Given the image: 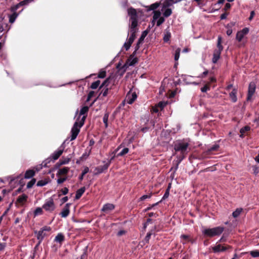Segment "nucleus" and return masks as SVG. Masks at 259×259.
<instances>
[{
	"mask_svg": "<svg viewBox=\"0 0 259 259\" xmlns=\"http://www.w3.org/2000/svg\"><path fill=\"white\" fill-rule=\"evenodd\" d=\"M222 37L221 36H219L218 38V41H217V49H216L215 50L218 51L219 52H222L223 50V47L222 46Z\"/></svg>",
	"mask_w": 259,
	"mask_h": 259,
	"instance_id": "obj_29",
	"label": "nucleus"
},
{
	"mask_svg": "<svg viewBox=\"0 0 259 259\" xmlns=\"http://www.w3.org/2000/svg\"><path fill=\"white\" fill-rule=\"evenodd\" d=\"M152 222V220L150 218L148 219L147 220V221L144 224L143 228L144 229H146L149 223H151Z\"/></svg>",
	"mask_w": 259,
	"mask_h": 259,
	"instance_id": "obj_62",
	"label": "nucleus"
},
{
	"mask_svg": "<svg viewBox=\"0 0 259 259\" xmlns=\"http://www.w3.org/2000/svg\"><path fill=\"white\" fill-rule=\"evenodd\" d=\"M69 168L68 167H64L59 169L58 174L59 175H64L68 173Z\"/></svg>",
	"mask_w": 259,
	"mask_h": 259,
	"instance_id": "obj_30",
	"label": "nucleus"
},
{
	"mask_svg": "<svg viewBox=\"0 0 259 259\" xmlns=\"http://www.w3.org/2000/svg\"><path fill=\"white\" fill-rule=\"evenodd\" d=\"M221 52H219L218 51H214L213 54V57L212 59V62L213 63H216L219 59L220 58V55H221Z\"/></svg>",
	"mask_w": 259,
	"mask_h": 259,
	"instance_id": "obj_22",
	"label": "nucleus"
},
{
	"mask_svg": "<svg viewBox=\"0 0 259 259\" xmlns=\"http://www.w3.org/2000/svg\"><path fill=\"white\" fill-rule=\"evenodd\" d=\"M218 148L219 145L218 144H215L214 145L208 147L206 151L207 152L209 153L210 152L217 150Z\"/></svg>",
	"mask_w": 259,
	"mask_h": 259,
	"instance_id": "obj_32",
	"label": "nucleus"
},
{
	"mask_svg": "<svg viewBox=\"0 0 259 259\" xmlns=\"http://www.w3.org/2000/svg\"><path fill=\"white\" fill-rule=\"evenodd\" d=\"M151 197V195H144L141 197L140 200L141 201H144L147 198H150Z\"/></svg>",
	"mask_w": 259,
	"mask_h": 259,
	"instance_id": "obj_60",
	"label": "nucleus"
},
{
	"mask_svg": "<svg viewBox=\"0 0 259 259\" xmlns=\"http://www.w3.org/2000/svg\"><path fill=\"white\" fill-rule=\"evenodd\" d=\"M171 10L170 9L167 8L165 10L164 12H163V16L165 17H168L171 14Z\"/></svg>",
	"mask_w": 259,
	"mask_h": 259,
	"instance_id": "obj_42",
	"label": "nucleus"
},
{
	"mask_svg": "<svg viewBox=\"0 0 259 259\" xmlns=\"http://www.w3.org/2000/svg\"><path fill=\"white\" fill-rule=\"evenodd\" d=\"M213 249L214 252H219L225 251L226 248L221 244H218L213 247Z\"/></svg>",
	"mask_w": 259,
	"mask_h": 259,
	"instance_id": "obj_28",
	"label": "nucleus"
},
{
	"mask_svg": "<svg viewBox=\"0 0 259 259\" xmlns=\"http://www.w3.org/2000/svg\"><path fill=\"white\" fill-rule=\"evenodd\" d=\"M169 195V188H167V189L166 190L162 199L159 201V202H161L162 200H165V199L167 198Z\"/></svg>",
	"mask_w": 259,
	"mask_h": 259,
	"instance_id": "obj_48",
	"label": "nucleus"
},
{
	"mask_svg": "<svg viewBox=\"0 0 259 259\" xmlns=\"http://www.w3.org/2000/svg\"><path fill=\"white\" fill-rule=\"evenodd\" d=\"M237 90L236 89H233V91L229 93L230 100L233 103L236 102L237 100Z\"/></svg>",
	"mask_w": 259,
	"mask_h": 259,
	"instance_id": "obj_19",
	"label": "nucleus"
},
{
	"mask_svg": "<svg viewBox=\"0 0 259 259\" xmlns=\"http://www.w3.org/2000/svg\"><path fill=\"white\" fill-rule=\"evenodd\" d=\"M42 208L49 212H52L55 209V205L54 200L52 197L47 199L43 204Z\"/></svg>",
	"mask_w": 259,
	"mask_h": 259,
	"instance_id": "obj_4",
	"label": "nucleus"
},
{
	"mask_svg": "<svg viewBox=\"0 0 259 259\" xmlns=\"http://www.w3.org/2000/svg\"><path fill=\"white\" fill-rule=\"evenodd\" d=\"M70 205V203H66L62 209V211L60 213V215L62 218H66L69 215L70 212L69 207Z\"/></svg>",
	"mask_w": 259,
	"mask_h": 259,
	"instance_id": "obj_11",
	"label": "nucleus"
},
{
	"mask_svg": "<svg viewBox=\"0 0 259 259\" xmlns=\"http://www.w3.org/2000/svg\"><path fill=\"white\" fill-rule=\"evenodd\" d=\"M148 33V31L147 30H146L142 32L140 37L139 38V39L137 42V44L136 45V46H138V47H140V45L143 43V42L144 40V38L147 35Z\"/></svg>",
	"mask_w": 259,
	"mask_h": 259,
	"instance_id": "obj_18",
	"label": "nucleus"
},
{
	"mask_svg": "<svg viewBox=\"0 0 259 259\" xmlns=\"http://www.w3.org/2000/svg\"><path fill=\"white\" fill-rule=\"evenodd\" d=\"M154 15L153 16V20L156 21L159 18H160L161 12L159 11H154L153 12Z\"/></svg>",
	"mask_w": 259,
	"mask_h": 259,
	"instance_id": "obj_34",
	"label": "nucleus"
},
{
	"mask_svg": "<svg viewBox=\"0 0 259 259\" xmlns=\"http://www.w3.org/2000/svg\"><path fill=\"white\" fill-rule=\"evenodd\" d=\"M256 89V84L253 81L250 82L248 89V93L247 96V101H249L252 100V97L253 94L255 93Z\"/></svg>",
	"mask_w": 259,
	"mask_h": 259,
	"instance_id": "obj_6",
	"label": "nucleus"
},
{
	"mask_svg": "<svg viewBox=\"0 0 259 259\" xmlns=\"http://www.w3.org/2000/svg\"><path fill=\"white\" fill-rule=\"evenodd\" d=\"M85 190V188L84 187H81L80 189H78L76 192V194H75V199H77V200L79 199L81 197L82 195L83 194Z\"/></svg>",
	"mask_w": 259,
	"mask_h": 259,
	"instance_id": "obj_25",
	"label": "nucleus"
},
{
	"mask_svg": "<svg viewBox=\"0 0 259 259\" xmlns=\"http://www.w3.org/2000/svg\"><path fill=\"white\" fill-rule=\"evenodd\" d=\"M106 72L104 69H101L98 73V77L104 78L106 76Z\"/></svg>",
	"mask_w": 259,
	"mask_h": 259,
	"instance_id": "obj_43",
	"label": "nucleus"
},
{
	"mask_svg": "<svg viewBox=\"0 0 259 259\" xmlns=\"http://www.w3.org/2000/svg\"><path fill=\"white\" fill-rule=\"evenodd\" d=\"M241 32L243 35L247 34L249 32V29L248 28H244L241 31H239Z\"/></svg>",
	"mask_w": 259,
	"mask_h": 259,
	"instance_id": "obj_56",
	"label": "nucleus"
},
{
	"mask_svg": "<svg viewBox=\"0 0 259 259\" xmlns=\"http://www.w3.org/2000/svg\"><path fill=\"white\" fill-rule=\"evenodd\" d=\"M244 36V35H243L241 32H238L236 35V38L239 41H240L243 38Z\"/></svg>",
	"mask_w": 259,
	"mask_h": 259,
	"instance_id": "obj_52",
	"label": "nucleus"
},
{
	"mask_svg": "<svg viewBox=\"0 0 259 259\" xmlns=\"http://www.w3.org/2000/svg\"><path fill=\"white\" fill-rule=\"evenodd\" d=\"M189 146V143L185 140L177 141L175 143L174 149L175 151L180 153V155L177 156V165L186 157L190 150ZM177 168L178 166H177L176 169H177Z\"/></svg>",
	"mask_w": 259,
	"mask_h": 259,
	"instance_id": "obj_1",
	"label": "nucleus"
},
{
	"mask_svg": "<svg viewBox=\"0 0 259 259\" xmlns=\"http://www.w3.org/2000/svg\"><path fill=\"white\" fill-rule=\"evenodd\" d=\"M138 63V59L137 57H131L127 60V64L129 66H134Z\"/></svg>",
	"mask_w": 259,
	"mask_h": 259,
	"instance_id": "obj_26",
	"label": "nucleus"
},
{
	"mask_svg": "<svg viewBox=\"0 0 259 259\" xmlns=\"http://www.w3.org/2000/svg\"><path fill=\"white\" fill-rule=\"evenodd\" d=\"M23 10V9H22L21 11L17 13L16 11H11L13 12L12 14L10 15L9 17V22L10 23H13L17 17L19 16V15L20 14V13Z\"/></svg>",
	"mask_w": 259,
	"mask_h": 259,
	"instance_id": "obj_17",
	"label": "nucleus"
},
{
	"mask_svg": "<svg viewBox=\"0 0 259 259\" xmlns=\"http://www.w3.org/2000/svg\"><path fill=\"white\" fill-rule=\"evenodd\" d=\"M64 149L61 147H60L59 149L55 151L54 153H53L50 156L51 158H52V160L54 161L58 159V158L62 155Z\"/></svg>",
	"mask_w": 259,
	"mask_h": 259,
	"instance_id": "obj_10",
	"label": "nucleus"
},
{
	"mask_svg": "<svg viewBox=\"0 0 259 259\" xmlns=\"http://www.w3.org/2000/svg\"><path fill=\"white\" fill-rule=\"evenodd\" d=\"M129 151V149L128 148H124L120 152H119L117 156H122L125 154H127Z\"/></svg>",
	"mask_w": 259,
	"mask_h": 259,
	"instance_id": "obj_37",
	"label": "nucleus"
},
{
	"mask_svg": "<svg viewBox=\"0 0 259 259\" xmlns=\"http://www.w3.org/2000/svg\"><path fill=\"white\" fill-rule=\"evenodd\" d=\"M89 156V153H88L87 152L83 153L82 156L80 157V159L81 160H83L86 159Z\"/></svg>",
	"mask_w": 259,
	"mask_h": 259,
	"instance_id": "obj_55",
	"label": "nucleus"
},
{
	"mask_svg": "<svg viewBox=\"0 0 259 259\" xmlns=\"http://www.w3.org/2000/svg\"><path fill=\"white\" fill-rule=\"evenodd\" d=\"M89 107L88 106H83V107H82L80 110V112H79V115H84L85 114V113H87L88 112V111H89Z\"/></svg>",
	"mask_w": 259,
	"mask_h": 259,
	"instance_id": "obj_39",
	"label": "nucleus"
},
{
	"mask_svg": "<svg viewBox=\"0 0 259 259\" xmlns=\"http://www.w3.org/2000/svg\"><path fill=\"white\" fill-rule=\"evenodd\" d=\"M140 47L138 46H135V50L133 54L130 56L131 57H134L135 55H136L137 51L139 49Z\"/></svg>",
	"mask_w": 259,
	"mask_h": 259,
	"instance_id": "obj_57",
	"label": "nucleus"
},
{
	"mask_svg": "<svg viewBox=\"0 0 259 259\" xmlns=\"http://www.w3.org/2000/svg\"><path fill=\"white\" fill-rule=\"evenodd\" d=\"M192 77L191 76H189V75H184V74H182L181 75V78H182L183 81L186 84H194V85L198 84V83H197L196 82H192L191 80V79Z\"/></svg>",
	"mask_w": 259,
	"mask_h": 259,
	"instance_id": "obj_12",
	"label": "nucleus"
},
{
	"mask_svg": "<svg viewBox=\"0 0 259 259\" xmlns=\"http://www.w3.org/2000/svg\"><path fill=\"white\" fill-rule=\"evenodd\" d=\"M159 4L158 3H154L150 6V9H148V11H151V10L154 11V10H156L159 7Z\"/></svg>",
	"mask_w": 259,
	"mask_h": 259,
	"instance_id": "obj_45",
	"label": "nucleus"
},
{
	"mask_svg": "<svg viewBox=\"0 0 259 259\" xmlns=\"http://www.w3.org/2000/svg\"><path fill=\"white\" fill-rule=\"evenodd\" d=\"M159 203V202H157V203H156L155 204H153L149 206V207H148L147 208H146L145 209V211H148L149 210H151L154 206L157 205Z\"/></svg>",
	"mask_w": 259,
	"mask_h": 259,
	"instance_id": "obj_61",
	"label": "nucleus"
},
{
	"mask_svg": "<svg viewBox=\"0 0 259 259\" xmlns=\"http://www.w3.org/2000/svg\"><path fill=\"white\" fill-rule=\"evenodd\" d=\"M89 171V168L88 167L86 166L84 168L83 170H82L81 174L79 176V180L80 181H82L83 179L84 176L87 174Z\"/></svg>",
	"mask_w": 259,
	"mask_h": 259,
	"instance_id": "obj_31",
	"label": "nucleus"
},
{
	"mask_svg": "<svg viewBox=\"0 0 259 259\" xmlns=\"http://www.w3.org/2000/svg\"><path fill=\"white\" fill-rule=\"evenodd\" d=\"M137 98L136 92H128L126 96L125 100L128 104H132Z\"/></svg>",
	"mask_w": 259,
	"mask_h": 259,
	"instance_id": "obj_9",
	"label": "nucleus"
},
{
	"mask_svg": "<svg viewBox=\"0 0 259 259\" xmlns=\"http://www.w3.org/2000/svg\"><path fill=\"white\" fill-rule=\"evenodd\" d=\"M28 198V196L25 194H23L19 196L17 199L16 203H18L21 205H23L24 202H25Z\"/></svg>",
	"mask_w": 259,
	"mask_h": 259,
	"instance_id": "obj_16",
	"label": "nucleus"
},
{
	"mask_svg": "<svg viewBox=\"0 0 259 259\" xmlns=\"http://www.w3.org/2000/svg\"><path fill=\"white\" fill-rule=\"evenodd\" d=\"M52 161H53L50 156L48 158L46 159L41 163V164L43 165L44 167H48V164L50 163Z\"/></svg>",
	"mask_w": 259,
	"mask_h": 259,
	"instance_id": "obj_35",
	"label": "nucleus"
},
{
	"mask_svg": "<svg viewBox=\"0 0 259 259\" xmlns=\"http://www.w3.org/2000/svg\"><path fill=\"white\" fill-rule=\"evenodd\" d=\"M36 182V180L35 179H31L27 184V188L28 189L31 188L32 186L35 184Z\"/></svg>",
	"mask_w": 259,
	"mask_h": 259,
	"instance_id": "obj_44",
	"label": "nucleus"
},
{
	"mask_svg": "<svg viewBox=\"0 0 259 259\" xmlns=\"http://www.w3.org/2000/svg\"><path fill=\"white\" fill-rule=\"evenodd\" d=\"M115 208L114 205L111 203H106L104 204L102 208V211L106 212L109 210H112Z\"/></svg>",
	"mask_w": 259,
	"mask_h": 259,
	"instance_id": "obj_21",
	"label": "nucleus"
},
{
	"mask_svg": "<svg viewBox=\"0 0 259 259\" xmlns=\"http://www.w3.org/2000/svg\"><path fill=\"white\" fill-rule=\"evenodd\" d=\"M250 254L253 257H259V251L258 250H253L250 251Z\"/></svg>",
	"mask_w": 259,
	"mask_h": 259,
	"instance_id": "obj_46",
	"label": "nucleus"
},
{
	"mask_svg": "<svg viewBox=\"0 0 259 259\" xmlns=\"http://www.w3.org/2000/svg\"><path fill=\"white\" fill-rule=\"evenodd\" d=\"M42 208L38 207H37L34 211V217L37 216L38 215H40L42 213Z\"/></svg>",
	"mask_w": 259,
	"mask_h": 259,
	"instance_id": "obj_38",
	"label": "nucleus"
},
{
	"mask_svg": "<svg viewBox=\"0 0 259 259\" xmlns=\"http://www.w3.org/2000/svg\"><path fill=\"white\" fill-rule=\"evenodd\" d=\"M171 37V33L169 31V30L167 28L164 30V36H163V40L164 42H168L170 38Z\"/></svg>",
	"mask_w": 259,
	"mask_h": 259,
	"instance_id": "obj_24",
	"label": "nucleus"
},
{
	"mask_svg": "<svg viewBox=\"0 0 259 259\" xmlns=\"http://www.w3.org/2000/svg\"><path fill=\"white\" fill-rule=\"evenodd\" d=\"M100 80H97L94 82H93L91 85V88L92 89H96L100 85Z\"/></svg>",
	"mask_w": 259,
	"mask_h": 259,
	"instance_id": "obj_40",
	"label": "nucleus"
},
{
	"mask_svg": "<svg viewBox=\"0 0 259 259\" xmlns=\"http://www.w3.org/2000/svg\"><path fill=\"white\" fill-rule=\"evenodd\" d=\"M128 15L130 17L131 22H138V15L135 9L131 7L127 9Z\"/></svg>",
	"mask_w": 259,
	"mask_h": 259,
	"instance_id": "obj_7",
	"label": "nucleus"
},
{
	"mask_svg": "<svg viewBox=\"0 0 259 259\" xmlns=\"http://www.w3.org/2000/svg\"><path fill=\"white\" fill-rule=\"evenodd\" d=\"M242 208H237L235 210V211H234L232 213V216L234 218H237L240 214V213L242 212Z\"/></svg>",
	"mask_w": 259,
	"mask_h": 259,
	"instance_id": "obj_33",
	"label": "nucleus"
},
{
	"mask_svg": "<svg viewBox=\"0 0 259 259\" xmlns=\"http://www.w3.org/2000/svg\"><path fill=\"white\" fill-rule=\"evenodd\" d=\"M108 93V88H106L104 91H103L101 94H102L103 97H106Z\"/></svg>",
	"mask_w": 259,
	"mask_h": 259,
	"instance_id": "obj_63",
	"label": "nucleus"
},
{
	"mask_svg": "<svg viewBox=\"0 0 259 259\" xmlns=\"http://www.w3.org/2000/svg\"><path fill=\"white\" fill-rule=\"evenodd\" d=\"M47 184V182L44 180L38 181L36 184V186L38 187H42L45 186Z\"/></svg>",
	"mask_w": 259,
	"mask_h": 259,
	"instance_id": "obj_49",
	"label": "nucleus"
},
{
	"mask_svg": "<svg viewBox=\"0 0 259 259\" xmlns=\"http://www.w3.org/2000/svg\"><path fill=\"white\" fill-rule=\"evenodd\" d=\"M173 5L172 2H171V0H165L163 3V8H166L167 7H170Z\"/></svg>",
	"mask_w": 259,
	"mask_h": 259,
	"instance_id": "obj_36",
	"label": "nucleus"
},
{
	"mask_svg": "<svg viewBox=\"0 0 259 259\" xmlns=\"http://www.w3.org/2000/svg\"><path fill=\"white\" fill-rule=\"evenodd\" d=\"M223 231L224 228L219 226L213 228L205 229L202 231V233L206 237H212L221 234Z\"/></svg>",
	"mask_w": 259,
	"mask_h": 259,
	"instance_id": "obj_2",
	"label": "nucleus"
},
{
	"mask_svg": "<svg viewBox=\"0 0 259 259\" xmlns=\"http://www.w3.org/2000/svg\"><path fill=\"white\" fill-rule=\"evenodd\" d=\"M181 49L180 48H178L175 52V61H177L179 60L180 58Z\"/></svg>",
	"mask_w": 259,
	"mask_h": 259,
	"instance_id": "obj_47",
	"label": "nucleus"
},
{
	"mask_svg": "<svg viewBox=\"0 0 259 259\" xmlns=\"http://www.w3.org/2000/svg\"><path fill=\"white\" fill-rule=\"evenodd\" d=\"M152 235V232H149L148 233H147L145 238V241L146 242V243H148L149 241V240L151 238V235Z\"/></svg>",
	"mask_w": 259,
	"mask_h": 259,
	"instance_id": "obj_50",
	"label": "nucleus"
},
{
	"mask_svg": "<svg viewBox=\"0 0 259 259\" xmlns=\"http://www.w3.org/2000/svg\"><path fill=\"white\" fill-rule=\"evenodd\" d=\"M35 234L37 235V239L39 240V243L42 241L44 237L46 236V233L42 230L40 229L39 231H35L34 232Z\"/></svg>",
	"mask_w": 259,
	"mask_h": 259,
	"instance_id": "obj_15",
	"label": "nucleus"
},
{
	"mask_svg": "<svg viewBox=\"0 0 259 259\" xmlns=\"http://www.w3.org/2000/svg\"><path fill=\"white\" fill-rule=\"evenodd\" d=\"M134 40L135 39L133 38V36L129 37V38L127 39V41H126L124 43L123 47L125 48L126 51H128L130 49Z\"/></svg>",
	"mask_w": 259,
	"mask_h": 259,
	"instance_id": "obj_20",
	"label": "nucleus"
},
{
	"mask_svg": "<svg viewBox=\"0 0 259 259\" xmlns=\"http://www.w3.org/2000/svg\"><path fill=\"white\" fill-rule=\"evenodd\" d=\"M164 21V19L163 17H160L159 19H157V21L156 22V25L157 26H159L160 25H161L163 22Z\"/></svg>",
	"mask_w": 259,
	"mask_h": 259,
	"instance_id": "obj_51",
	"label": "nucleus"
},
{
	"mask_svg": "<svg viewBox=\"0 0 259 259\" xmlns=\"http://www.w3.org/2000/svg\"><path fill=\"white\" fill-rule=\"evenodd\" d=\"M128 66H129L128 65V64H127V63L125 64L122 66H121V70H122L123 72H124L126 71V70L127 69Z\"/></svg>",
	"mask_w": 259,
	"mask_h": 259,
	"instance_id": "obj_64",
	"label": "nucleus"
},
{
	"mask_svg": "<svg viewBox=\"0 0 259 259\" xmlns=\"http://www.w3.org/2000/svg\"><path fill=\"white\" fill-rule=\"evenodd\" d=\"M35 172L33 170L29 169L26 171L24 178L26 179H29L31 178L34 176Z\"/></svg>",
	"mask_w": 259,
	"mask_h": 259,
	"instance_id": "obj_27",
	"label": "nucleus"
},
{
	"mask_svg": "<svg viewBox=\"0 0 259 259\" xmlns=\"http://www.w3.org/2000/svg\"><path fill=\"white\" fill-rule=\"evenodd\" d=\"M110 165V162H107L103 165H101L96 167L95 170L97 171L96 174H100L107 170Z\"/></svg>",
	"mask_w": 259,
	"mask_h": 259,
	"instance_id": "obj_14",
	"label": "nucleus"
},
{
	"mask_svg": "<svg viewBox=\"0 0 259 259\" xmlns=\"http://www.w3.org/2000/svg\"><path fill=\"white\" fill-rule=\"evenodd\" d=\"M110 77H108L107 78H106L103 82L101 84V85H100V89L103 88V87H107L108 84H109V81H110Z\"/></svg>",
	"mask_w": 259,
	"mask_h": 259,
	"instance_id": "obj_41",
	"label": "nucleus"
},
{
	"mask_svg": "<svg viewBox=\"0 0 259 259\" xmlns=\"http://www.w3.org/2000/svg\"><path fill=\"white\" fill-rule=\"evenodd\" d=\"M108 115L107 114H105L103 118V122L105 123L106 127H107L108 125Z\"/></svg>",
	"mask_w": 259,
	"mask_h": 259,
	"instance_id": "obj_54",
	"label": "nucleus"
},
{
	"mask_svg": "<svg viewBox=\"0 0 259 259\" xmlns=\"http://www.w3.org/2000/svg\"><path fill=\"white\" fill-rule=\"evenodd\" d=\"M181 239H183L185 241L188 240V241H191V240L189 239V236L187 235H184V234L182 235L181 236Z\"/></svg>",
	"mask_w": 259,
	"mask_h": 259,
	"instance_id": "obj_53",
	"label": "nucleus"
},
{
	"mask_svg": "<svg viewBox=\"0 0 259 259\" xmlns=\"http://www.w3.org/2000/svg\"><path fill=\"white\" fill-rule=\"evenodd\" d=\"M85 116H83L82 117L81 120L79 121V123L76 121L74 123V125H73V127H72L71 131V139H70L71 141H73L76 138V137L80 131V127L84 124V121L85 120Z\"/></svg>",
	"mask_w": 259,
	"mask_h": 259,
	"instance_id": "obj_3",
	"label": "nucleus"
},
{
	"mask_svg": "<svg viewBox=\"0 0 259 259\" xmlns=\"http://www.w3.org/2000/svg\"><path fill=\"white\" fill-rule=\"evenodd\" d=\"M138 22H131V23L129 25V30L127 36L129 37L133 36L134 39L136 38V33L138 31L137 28Z\"/></svg>",
	"mask_w": 259,
	"mask_h": 259,
	"instance_id": "obj_5",
	"label": "nucleus"
},
{
	"mask_svg": "<svg viewBox=\"0 0 259 259\" xmlns=\"http://www.w3.org/2000/svg\"><path fill=\"white\" fill-rule=\"evenodd\" d=\"M66 178H60L58 179L57 180V183L60 184H62L63 182H64L66 180Z\"/></svg>",
	"mask_w": 259,
	"mask_h": 259,
	"instance_id": "obj_58",
	"label": "nucleus"
},
{
	"mask_svg": "<svg viewBox=\"0 0 259 259\" xmlns=\"http://www.w3.org/2000/svg\"><path fill=\"white\" fill-rule=\"evenodd\" d=\"M34 1V0H23L20 2L19 3L11 7V11H16L20 7L26 6L28 5L30 3L33 2Z\"/></svg>",
	"mask_w": 259,
	"mask_h": 259,
	"instance_id": "obj_8",
	"label": "nucleus"
},
{
	"mask_svg": "<svg viewBox=\"0 0 259 259\" xmlns=\"http://www.w3.org/2000/svg\"><path fill=\"white\" fill-rule=\"evenodd\" d=\"M250 127L248 125H246L242 127L240 130V137L242 138H244L245 136L248 135L249 131H250Z\"/></svg>",
	"mask_w": 259,
	"mask_h": 259,
	"instance_id": "obj_13",
	"label": "nucleus"
},
{
	"mask_svg": "<svg viewBox=\"0 0 259 259\" xmlns=\"http://www.w3.org/2000/svg\"><path fill=\"white\" fill-rule=\"evenodd\" d=\"M65 240V237L62 233H58L54 239V241L61 244Z\"/></svg>",
	"mask_w": 259,
	"mask_h": 259,
	"instance_id": "obj_23",
	"label": "nucleus"
},
{
	"mask_svg": "<svg viewBox=\"0 0 259 259\" xmlns=\"http://www.w3.org/2000/svg\"><path fill=\"white\" fill-rule=\"evenodd\" d=\"M166 104V103L164 102H160L158 103V107L162 109L165 106Z\"/></svg>",
	"mask_w": 259,
	"mask_h": 259,
	"instance_id": "obj_59",
	"label": "nucleus"
}]
</instances>
